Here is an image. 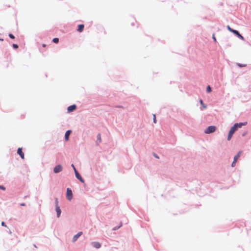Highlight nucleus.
<instances>
[{"label":"nucleus","mask_w":251,"mask_h":251,"mask_svg":"<svg viewBox=\"0 0 251 251\" xmlns=\"http://www.w3.org/2000/svg\"><path fill=\"white\" fill-rule=\"evenodd\" d=\"M216 130V127L215 126H208L204 132L206 134H209L214 132Z\"/></svg>","instance_id":"obj_1"},{"label":"nucleus","mask_w":251,"mask_h":251,"mask_svg":"<svg viewBox=\"0 0 251 251\" xmlns=\"http://www.w3.org/2000/svg\"><path fill=\"white\" fill-rule=\"evenodd\" d=\"M66 197L67 199L70 201L72 199L73 193L72 190L69 188L67 189Z\"/></svg>","instance_id":"obj_2"},{"label":"nucleus","mask_w":251,"mask_h":251,"mask_svg":"<svg viewBox=\"0 0 251 251\" xmlns=\"http://www.w3.org/2000/svg\"><path fill=\"white\" fill-rule=\"evenodd\" d=\"M62 170V167L61 165H57L53 169V172L54 173H58L61 172Z\"/></svg>","instance_id":"obj_3"},{"label":"nucleus","mask_w":251,"mask_h":251,"mask_svg":"<svg viewBox=\"0 0 251 251\" xmlns=\"http://www.w3.org/2000/svg\"><path fill=\"white\" fill-rule=\"evenodd\" d=\"M75 173L76 177L81 182L84 183V181L83 179L82 178L80 174L78 173V172L77 171L76 169H75Z\"/></svg>","instance_id":"obj_4"},{"label":"nucleus","mask_w":251,"mask_h":251,"mask_svg":"<svg viewBox=\"0 0 251 251\" xmlns=\"http://www.w3.org/2000/svg\"><path fill=\"white\" fill-rule=\"evenodd\" d=\"M233 33L235 34L237 37H238L240 39H241L242 40H244V37L241 35L240 33L236 30H234V31H233Z\"/></svg>","instance_id":"obj_5"},{"label":"nucleus","mask_w":251,"mask_h":251,"mask_svg":"<svg viewBox=\"0 0 251 251\" xmlns=\"http://www.w3.org/2000/svg\"><path fill=\"white\" fill-rule=\"evenodd\" d=\"M82 234V232L80 231L77 233L75 235L73 238V241L75 242L77 240L79 236H80Z\"/></svg>","instance_id":"obj_6"},{"label":"nucleus","mask_w":251,"mask_h":251,"mask_svg":"<svg viewBox=\"0 0 251 251\" xmlns=\"http://www.w3.org/2000/svg\"><path fill=\"white\" fill-rule=\"evenodd\" d=\"M75 109H76V105L74 104V105L69 106L68 107L67 110H68V112H72L74 110H75Z\"/></svg>","instance_id":"obj_7"},{"label":"nucleus","mask_w":251,"mask_h":251,"mask_svg":"<svg viewBox=\"0 0 251 251\" xmlns=\"http://www.w3.org/2000/svg\"><path fill=\"white\" fill-rule=\"evenodd\" d=\"M247 124V122H244V123H236L234 124V125L237 127L238 128V127L240 128L243 126L246 125Z\"/></svg>","instance_id":"obj_8"},{"label":"nucleus","mask_w":251,"mask_h":251,"mask_svg":"<svg viewBox=\"0 0 251 251\" xmlns=\"http://www.w3.org/2000/svg\"><path fill=\"white\" fill-rule=\"evenodd\" d=\"M17 153L20 156V157H24V153L22 151V148H19L18 149Z\"/></svg>","instance_id":"obj_9"},{"label":"nucleus","mask_w":251,"mask_h":251,"mask_svg":"<svg viewBox=\"0 0 251 251\" xmlns=\"http://www.w3.org/2000/svg\"><path fill=\"white\" fill-rule=\"evenodd\" d=\"M92 244L93 246L96 249H99L101 247L100 244L97 242H93Z\"/></svg>","instance_id":"obj_10"},{"label":"nucleus","mask_w":251,"mask_h":251,"mask_svg":"<svg viewBox=\"0 0 251 251\" xmlns=\"http://www.w3.org/2000/svg\"><path fill=\"white\" fill-rule=\"evenodd\" d=\"M55 210L57 213V217H59V216H60L61 213V209H60L59 206H56Z\"/></svg>","instance_id":"obj_11"},{"label":"nucleus","mask_w":251,"mask_h":251,"mask_svg":"<svg viewBox=\"0 0 251 251\" xmlns=\"http://www.w3.org/2000/svg\"><path fill=\"white\" fill-rule=\"evenodd\" d=\"M84 25L83 24H80L78 25L77 31L79 32H81L83 30Z\"/></svg>","instance_id":"obj_12"},{"label":"nucleus","mask_w":251,"mask_h":251,"mask_svg":"<svg viewBox=\"0 0 251 251\" xmlns=\"http://www.w3.org/2000/svg\"><path fill=\"white\" fill-rule=\"evenodd\" d=\"M70 133H71V131L70 130H67L66 133H65V140L66 141H68L69 140V136L70 135Z\"/></svg>","instance_id":"obj_13"},{"label":"nucleus","mask_w":251,"mask_h":251,"mask_svg":"<svg viewBox=\"0 0 251 251\" xmlns=\"http://www.w3.org/2000/svg\"><path fill=\"white\" fill-rule=\"evenodd\" d=\"M237 127L234 125L233 126H232L229 131H230L231 133H232L233 134H234L235 133V132L236 131V130H237Z\"/></svg>","instance_id":"obj_14"},{"label":"nucleus","mask_w":251,"mask_h":251,"mask_svg":"<svg viewBox=\"0 0 251 251\" xmlns=\"http://www.w3.org/2000/svg\"><path fill=\"white\" fill-rule=\"evenodd\" d=\"M233 134L232 133H231L230 131H229V133H228V137H227V140L228 141L230 140V139L231 138Z\"/></svg>","instance_id":"obj_15"},{"label":"nucleus","mask_w":251,"mask_h":251,"mask_svg":"<svg viewBox=\"0 0 251 251\" xmlns=\"http://www.w3.org/2000/svg\"><path fill=\"white\" fill-rule=\"evenodd\" d=\"M206 91L208 92V93H210L211 92V88L210 87V86L209 85H208V86H207L206 87Z\"/></svg>","instance_id":"obj_16"},{"label":"nucleus","mask_w":251,"mask_h":251,"mask_svg":"<svg viewBox=\"0 0 251 251\" xmlns=\"http://www.w3.org/2000/svg\"><path fill=\"white\" fill-rule=\"evenodd\" d=\"M52 41L54 43H58V42H59V39L58 38H54Z\"/></svg>","instance_id":"obj_17"},{"label":"nucleus","mask_w":251,"mask_h":251,"mask_svg":"<svg viewBox=\"0 0 251 251\" xmlns=\"http://www.w3.org/2000/svg\"><path fill=\"white\" fill-rule=\"evenodd\" d=\"M237 158H234V160L232 163V166L233 167L234 165H235V164L236 163V162L237 161Z\"/></svg>","instance_id":"obj_18"},{"label":"nucleus","mask_w":251,"mask_h":251,"mask_svg":"<svg viewBox=\"0 0 251 251\" xmlns=\"http://www.w3.org/2000/svg\"><path fill=\"white\" fill-rule=\"evenodd\" d=\"M227 28L228 29V30L229 31H230V32H231L232 33H233V31H234V29H233L231 28L230 27L229 25L227 26Z\"/></svg>","instance_id":"obj_19"},{"label":"nucleus","mask_w":251,"mask_h":251,"mask_svg":"<svg viewBox=\"0 0 251 251\" xmlns=\"http://www.w3.org/2000/svg\"><path fill=\"white\" fill-rule=\"evenodd\" d=\"M97 139L98 140L100 141V142H101V137H100V134H99L98 135H97Z\"/></svg>","instance_id":"obj_20"},{"label":"nucleus","mask_w":251,"mask_h":251,"mask_svg":"<svg viewBox=\"0 0 251 251\" xmlns=\"http://www.w3.org/2000/svg\"><path fill=\"white\" fill-rule=\"evenodd\" d=\"M55 207L56 206H58V200L57 198L55 199Z\"/></svg>","instance_id":"obj_21"},{"label":"nucleus","mask_w":251,"mask_h":251,"mask_svg":"<svg viewBox=\"0 0 251 251\" xmlns=\"http://www.w3.org/2000/svg\"><path fill=\"white\" fill-rule=\"evenodd\" d=\"M153 123H156V116L155 114H153Z\"/></svg>","instance_id":"obj_22"},{"label":"nucleus","mask_w":251,"mask_h":251,"mask_svg":"<svg viewBox=\"0 0 251 251\" xmlns=\"http://www.w3.org/2000/svg\"><path fill=\"white\" fill-rule=\"evenodd\" d=\"M122 223H120V225L119 226H118V227H115L114 228H113V230H117L119 228H120L121 226H122Z\"/></svg>","instance_id":"obj_23"},{"label":"nucleus","mask_w":251,"mask_h":251,"mask_svg":"<svg viewBox=\"0 0 251 251\" xmlns=\"http://www.w3.org/2000/svg\"><path fill=\"white\" fill-rule=\"evenodd\" d=\"M242 151H240L238 153V154L235 156V157H239L240 155H242Z\"/></svg>","instance_id":"obj_24"},{"label":"nucleus","mask_w":251,"mask_h":251,"mask_svg":"<svg viewBox=\"0 0 251 251\" xmlns=\"http://www.w3.org/2000/svg\"><path fill=\"white\" fill-rule=\"evenodd\" d=\"M237 65H238V66H239L240 67H245L246 66V65L241 64H240V63H238Z\"/></svg>","instance_id":"obj_25"},{"label":"nucleus","mask_w":251,"mask_h":251,"mask_svg":"<svg viewBox=\"0 0 251 251\" xmlns=\"http://www.w3.org/2000/svg\"><path fill=\"white\" fill-rule=\"evenodd\" d=\"M9 37H10V38H11V39H14V38H15L13 34H9Z\"/></svg>","instance_id":"obj_26"},{"label":"nucleus","mask_w":251,"mask_h":251,"mask_svg":"<svg viewBox=\"0 0 251 251\" xmlns=\"http://www.w3.org/2000/svg\"><path fill=\"white\" fill-rule=\"evenodd\" d=\"M13 47L14 48H15V49H17V48H18V45H17V44H13Z\"/></svg>","instance_id":"obj_27"},{"label":"nucleus","mask_w":251,"mask_h":251,"mask_svg":"<svg viewBox=\"0 0 251 251\" xmlns=\"http://www.w3.org/2000/svg\"><path fill=\"white\" fill-rule=\"evenodd\" d=\"M0 189H1V190H5V188L1 185V186H0Z\"/></svg>","instance_id":"obj_28"},{"label":"nucleus","mask_w":251,"mask_h":251,"mask_svg":"<svg viewBox=\"0 0 251 251\" xmlns=\"http://www.w3.org/2000/svg\"><path fill=\"white\" fill-rule=\"evenodd\" d=\"M200 101V103H201V104H202V105L203 106V107H204V108H205V107H206V106L203 105V101H202V100H201Z\"/></svg>","instance_id":"obj_29"},{"label":"nucleus","mask_w":251,"mask_h":251,"mask_svg":"<svg viewBox=\"0 0 251 251\" xmlns=\"http://www.w3.org/2000/svg\"><path fill=\"white\" fill-rule=\"evenodd\" d=\"M1 224V226H6L5 225L4 222H2Z\"/></svg>","instance_id":"obj_30"},{"label":"nucleus","mask_w":251,"mask_h":251,"mask_svg":"<svg viewBox=\"0 0 251 251\" xmlns=\"http://www.w3.org/2000/svg\"><path fill=\"white\" fill-rule=\"evenodd\" d=\"M213 39L215 42H216V38H215L214 35H213Z\"/></svg>","instance_id":"obj_31"},{"label":"nucleus","mask_w":251,"mask_h":251,"mask_svg":"<svg viewBox=\"0 0 251 251\" xmlns=\"http://www.w3.org/2000/svg\"><path fill=\"white\" fill-rule=\"evenodd\" d=\"M72 167L73 168L74 170L75 171V169H76L73 164L71 165Z\"/></svg>","instance_id":"obj_32"},{"label":"nucleus","mask_w":251,"mask_h":251,"mask_svg":"<svg viewBox=\"0 0 251 251\" xmlns=\"http://www.w3.org/2000/svg\"><path fill=\"white\" fill-rule=\"evenodd\" d=\"M21 206H25V203H21Z\"/></svg>","instance_id":"obj_33"},{"label":"nucleus","mask_w":251,"mask_h":251,"mask_svg":"<svg viewBox=\"0 0 251 251\" xmlns=\"http://www.w3.org/2000/svg\"><path fill=\"white\" fill-rule=\"evenodd\" d=\"M246 134H247V132H245V133H244V134H243L242 136H245Z\"/></svg>","instance_id":"obj_34"},{"label":"nucleus","mask_w":251,"mask_h":251,"mask_svg":"<svg viewBox=\"0 0 251 251\" xmlns=\"http://www.w3.org/2000/svg\"><path fill=\"white\" fill-rule=\"evenodd\" d=\"M42 46L43 47H46V45L45 44H43Z\"/></svg>","instance_id":"obj_35"}]
</instances>
